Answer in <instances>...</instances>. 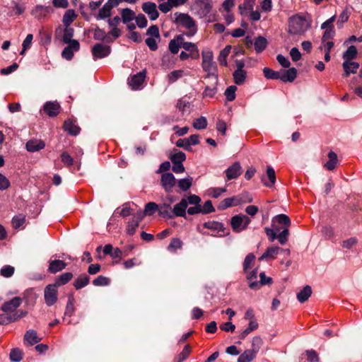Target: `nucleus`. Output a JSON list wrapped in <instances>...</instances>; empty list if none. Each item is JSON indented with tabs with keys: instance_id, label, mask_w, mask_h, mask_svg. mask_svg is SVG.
Returning a JSON list of instances; mask_svg holds the SVG:
<instances>
[{
	"instance_id": "1",
	"label": "nucleus",
	"mask_w": 362,
	"mask_h": 362,
	"mask_svg": "<svg viewBox=\"0 0 362 362\" xmlns=\"http://www.w3.org/2000/svg\"><path fill=\"white\" fill-rule=\"evenodd\" d=\"M173 22L177 27L186 29L185 35L189 37L194 36L197 32V23L188 13H175Z\"/></svg>"
},
{
	"instance_id": "2",
	"label": "nucleus",
	"mask_w": 362,
	"mask_h": 362,
	"mask_svg": "<svg viewBox=\"0 0 362 362\" xmlns=\"http://www.w3.org/2000/svg\"><path fill=\"white\" fill-rule=\"evenodd\" d=\"M310 27L309 22L302 16H293L290 19L288 33L292 35H302Z\"/></svg>"
},
{
	"instance_id": "3",
	"label": "nucleus",
	"mask_w": 362,
	"mask_h": 362,
	"mask_svg": "<svg viewBox=\"0 0 362 362\" xmlns=\"http://www.w3.org/2000/svg\"><path fill=\"white\" fill-rule=\"evenodd\" d=\"M250 221V218L247 216L238 214L231 218L230 225L233 231L240 233L247 228Z\"/></svg>"
},
{
	"instance_id": "4",
	"label": "nucleus",
	"mask_w": 362,
	"mask_h": 362,
	"mask_svg": "<svg viewBox=\"0 0 362 362\" xmlns=\"http://www.w3.org/2000/svg\"><path fill=\"white\" fill-rule=\"evenodd\" d=\"M212 8L211 0H195L193 9L200 18L206 17Z\"/></svg>"
},
{
	"instance_id": "5",
	"label": "nucleus",
	"mask_w": 362,
	"mask_h": 362,
	"mask_svg": "<svg viewBox=\"0 0 362 362\" xmlns=\"http://www.w3.org/2000/svg\"><path fill=\"white\" fill-rule=\"evenodd\" d=\"M177 180L173 174L170 173H164L162 174L160 184L166 192H173V187L175 186Z\"/></svg>"
},
{
	"instance_id": "6",
	"label": "nucleus",
	"mask_w": 362,
	"mask_h": 362,
	"mask_svg": "<svg viewBox=\"0 0 362 362\" xmlns=\"http://www.w3.org/2000/svg\"><path fill=\"white\" fill-rule=\"evenodd\" d=\"M45 303L48 306L54 305L57 300V287L54 284L46 286L44 291Z\"/></svg>"
},
{
	"instance_id": "7",
	"label": "nucleus",
	"mask_w": 362,
	"mask_h": 362,
	"mask_svg": "<svg viewBox=\"0 0 362 362\" xmlns=\"http://www.w3.org/2000/svg\"><path fill=\"white\" fill-rule=\"evenodd\" d=\"M111 48L109 45L102 43L95 45L92 48V54L94 59L104 58L110 54Z\"/></svg>"
},
{
	"instance_id": "8",
	"label": "nucleus",
	"mask_w": 362,
	"mask_h": 362,
	"mask_svg": "<svg viewBox=\"0 0 362 362\" xmlns=\"http://www.w3.org/2000/svg\"><path fill=\"white\" fill-rule=\"evenodd\" d=\"M209 81L206 84L202 93L204 98H213L217 93L218 78H208Z\"/></svg>"
},
{
	"instance_id": "9",
	"label": "nucleus",
	"mask_w": 362,
	"mask_h": 362,
	"mask_svg": "<svg viewBox=\"0 0 362 362\" xmlns=\"http://www.w3.org/2000/svg\"><path fill=\"white\" fill-rule=\"evenodd\" d=\"M21 303L22 299L20 297H14L11 300L5 302L2 305L1 310L4 313L12 315L16 308L21 305Z\"/></svg>"
},
{
	"instance_id": "10",
	"label": "nucleus",
	"mask_w": 362,
	"mask_h": 362,
	"mask_svg": "<svg viewBox=\"0 0 362 362\" xmlns=\"http://www.w3.org/2000/svg\"><path fill=\"white\" fill-rule=\"evenodd\" d=\"M27 314L26 312L23 310H18L13 314L11 315L8 313L1 314L0 315V324L1 325H6L11 322H14L24 316Z\"/></svg>"
},
{
	"instance_id": "11",
	"label": "nucleus",
	"mask_w": 362,
	"mask_h": 362,
	"mask_svg": "<svg viewBox=\"0 0 362 362\" xmlns=\"http://www.w3.org/2000/svg\"><path fill=\"white\" fill-rule=\"evenodd\" d=\"M142 10L145 12L151 21H155L158 18L159 13L157 10V6L155 3L147 1L142 4Z\"/></svg>"
},
{
	"instance_id": "12",
	"label": "nucleus",
	"mask_w": 362,
	"mask_h": 362,
	"mask_svg": "<svg viewBox=\"0 0 362 362\" xmlns=\"http://www.w3.org/2000/svg\"><path fill=\"white\" fill-rule=\"evenodd\" d=\"M66 47L62 53V56L63 58L71 60L74 57V52H76L80 48V44L77 40H72L71 43Z\"/></svg>"
},
{
	"instance_id": "13",
	"label": "nucleus",
	"mask_w": 362,
	"mask_h": 362,
	"mask_svg": "<svg viewBox=\"0 0 362 362\" xmlns=\"http://www.w3.org/2000/svg\"><path fill=\"white\" fill-rule=\"evenodd\" d=\"M53 10L50 6H45L42 5L35 6L31 11V14L37 19L40 20L45 18Z\"/></svg>"
},
{
	"instance_id": "14",
	"label": "nucleus",
	"mask_w": 362,
	"mask_h": 362,
	"mask_svg": "<svg viewBox=\"0 0 362 362\" xmlns=\"http://www.w3.org/2000/svg\"><path fill=\"white\" fill-rule=\"evenodd\" d=\"M202 66L207 73L205 78H218V69L214 62H202Z\"/></svg>"
},
{
	"instance_id": "15",
	"label": "nucleus",
	"mask_w": 362,
	"mask_h": 362,
	"mask_svg": "<svg viewBox=\"0 0 362 362\" xmlns=\"http://www.w3.org/2000/svg\"><path fill=\"white\" fill-rule=\"evenodd\" d=\"M242 173V167L239 162H235L226 170V175L228 180L236 179Z\"/></svg>"
},
{
	"instance_id": "16",
	"label": "nucleus",
	"mask_w": 362,
	"mask_h": 362,
	"mask_svg": "<svg viewBox=\"0 0 362 362\" xmlns=\"http://www.w3.org/2000/svg\"><path fill=\"white\" fill-rule=\"evenodd\" d=\"M187 208V201L186 199H182L181 201L175 204L173 209V217L180 216L185 217L186 209Z\"/></svg>"
},
{
	"instance_id": "17",
	"label": "nucleus",
	"mask_w": 362,
	"mask_h": 362,
	"mask_svg": "<svg viewBox=\"0 0 362 362\" xmlns=\"http://www.w3.org/2000/svg\"><path fill=\"white\" fill-rule=\"evenodd\" d=\"M297 76V70L296 68H289L288 70H281L280 71V80L283 82H293Z\"/></svg>"
},
{
	"instance_id": "18",
	"label": "nucleus",
	"mask_w": 362,
	"mask_h": 362,
	"mask_svg": "<svg viewBox=\"0 0 362 362\" xmlns=\"http://www.w3.org/2000/svg\"><path fill=\"white\" fill-rule=\"evenodd\" d=\"M283 250L281 247L278 246H272L269 247L267 249V250L262 254V255L259 258V260H269V259H274L280 251Z\"/></svg>"
},
{
	"instance_id": "19",
	"label": "nucleus",
	"mask_w": 362,
	"mask_h": 362,
	"mask_svg": "<svg viewBox=\"0 0 362 362\" xmlns=\"http://www.w3.org/2000/svg\"><path fill=\"white\" fill-rule=\"evenodd\" d=\"M145 77L146 74L144 72L137 73L129 79V85L132 88V89H138L144 83Z\"/></svg>"
},
{
	"instance_id": "20",
	"label": "nucleus",
	"mask_w": 362,
	"mask_h": 362,
	"mask_svg": "<svg viewBox=\"0 0 362 362\" xmlns=\"http://www.w3.org/2000/svg\"><path fill=\"white\" fill-rule=\"evenodd\" d=\"M45 142L40 139H31L26 143V149L29 152H36L44 148Z\"/></svg>"
},
{
	"instance_id": "21",
	"label": "nucleus",
	"mask_w": 362,
	"mask_h": 362,
	"mask_svg": "<svg viewBox=\"0 0 362 362\" xmlns=\"http://www.w3.org/2000/svg\"><path fill=\"white\" fill-rule=\"evenodd\" d=\"M60 109V105L57 102H47L44 105V111L46 112L49 117L56 116Z\"/></svg>"
},
{
	"instance_id": "22",
	"label": "nucleus",
	"mask_w": 362,
	"mask_h": 362,
	"mask_svg": "<svg viewBox=\"0 0 362 362\" xmlns=\"http://www.w3.org/2000/svg\"><path fill=\"white\" fill-rule=\"evenodd\" d=\"M342 66L344 71V76H349L351 74H356L359 68V64L353 61L344 62Z\"/></svg>"
},
{
	"instance_id": "23",
	"label": "nucleus",
	"mask_w": 362,
	"mask_h": 362,
	"mask_svg": "<svg viewBox=\"0 0 362 362\" xmlns=\"http://www.w3.org/2000/svg\"><path fill=\"white\" fill-rule=\"evenodd\" d=\"M49 263L48 272L52 274H55L63 270L67 265L66 263L59 259L50 260Z\"/></svg>"
},
{
	"instance_id": "24",
	"label": "nucleus",
	"mask_w": 362,
	"mask_h": 362,
	"mask_svg": "<svg viewBox=\"0 0 362 362\" xmlns=\"http://www.w3.org/2000/svg\"><path fill=\"white\" fill-rule=\"evenodd\" d=\"M41 340V338L39 337L37 334V332L33 329H30L26 332L24 336V341L28 345L32 346Z\"/></svg>"
},
{
	"instance_id": "25",
	"label": "nucleus",
	"mask_w": 362,
	"mask_h": 362,
	"mask_svg": "<svg viewBox=\"0 0 362 362\" xmlns=\"http://www.w3.org/2000/svg\"><path fill=\"white\" fill-rule=\"evenodd\" d=\"M158 214L163 218H173V209L170 204L163 203L158 206Z\"/></svg>"
},
{
	"instance_id": "26",
	"label": "nucleus",
	"mask_w": 362,
	"mask_h": 362,
	"mask_svg": "<svg viewBox=\"0 0 362 362\" xmlns=\"http://www.w3.org/2000/svg\"><path fill=\"white\" fill-rule=\"evenodd\" d=\"M267 176L269 180V182H267L266 181L265 177H262V181L265 186H267L268 187H272L276 181L275 171L272 167H271V166L267 167Z\"/></svg>"
},
{
	"instance_id": "27",
	"label": "nucleus",
	"mask_w": 362,
	"mask_h": 362,
	"mask_svg": "<svg viewBox=\"0 0 362 362\" xmlns=\"http://www.w3.org/2000/svg\"><path fill=\"white\" fill-rule=\"evenodd\" d=\"M240 199H236L235 197L231 198H226L223 199L218 205V209L223 210L232 206H238L240 204Z\"/></svg>"
},
{
	"instance_id": "28",
	"label": "nucleus",
	"mask_w": 362,
	"mask_h": 362,
	"mask_svg": "<svg viewBox=\"0 0 362 362\" xmlns=\"http://www.w3.org/2000/svg\"><path fill=\"white\" fill-rule=\"evenodd\" d=\"M77 15L73 9L67 10L63 16L62 22L65 27H69L76 19Z\"/></svg>"
},
{
	"instance_id": "29",
	"label": "nucleus",
	"mask_w": 362,
	"mask_h": 362,
	"mask_svg": "<svg viewBox=\"0 0 362 362\" xmlns=\"http://www.w3.org/2000/svg\"><path fill=\"white\" fill-rule=\"evenodd\" d=\"M357 54L358 51L355 46L351 45L349 47L346 51L343 53L342 57L344 60V62H351L356 58Z\"/></svg>"
},
{
	"instance_id": "30",
	"label": "nucleus",
	"mask_w": 362,
	"mask_h": 362,
	"mask_svg": "<svg viewBox=\"0 0 362 362\" xmlns=\"http://www.w3.org/2000/svg\"><path fill=\"white\" fill-rule=\"evenodd\" d=\"M328 158L329 160L324 164V167L328 170H333L338 162L337 156L334 152L330 151L328 153Z\"/></svg>"
},
{
	"instance_id": "31",
	"label": "nucleus",
	"mask_w": 362,
	"mask_h": 362,
	"mask_svg": "<svg viewBox=\"0 0 362 362\" xmlns=\"http://www.w3.org/2000/svg\"><path fill=\"white\" fill-rule=\"evenodd\" d=\"M257 278V269H255L247 274V279L250 281L249 287L251 289H257L259 284L256 281Z\"/></svg>"
},
{
	"instance_id": "32",
	"label": "nucleus",
	"mask_w": 362,
	"mask_h": 362,
	"mask_svg": "<svg viewBox=\"0 0 362 362\" xmlns=\"http://www.w3.org/2000/svg\"><path fill=\"white\" fill-rule=\"evenodd\" d=\"M231 49L230 45H227L223 48L222 50H221L219 56L218 57V61L221 66H226L227 63V57L229 55Z\"/></svg>"
},
{
	"instance_id": "33",
	"label": "nucleus",
	"mask_w": 362,
	"mask_h": 362,
	"mask_svg": "<svg viewBox=\"0 0 362 362\" xmlns=\"http://www.w3.org/2000/svg\"><path fill=\"white\" fill-rule=\"evenodd\" d=\"M64 127L65 131L71 135H77L80 132V128L72 121L66 120L64 122Z\"/></svg>"
},
{
	"instance_id": "34",
	"label": "nucleus",
	"mask_w": 362,
	"mask_h": 362,
	"mask_svg": "<svg viewBox=\"0 0 362 362\" xmlns=\"http://www.w3.org/2000/svg\"><path fill=\"white\" fill-rule=\"evenodd\" d=\"M257 354L255 351L247 349L240 355L238 362H251L255 357Z\"/></svg>"
},
{
	"instance_id": "35",
	"label": "nucleus",
	"mask_w": 362,
	"mask_h": 362,
	"mask_svg": "<svg viewBox=\"0 0 362 362\" xmlns=\"http://www.w3.org/2000/svg\"><path fill=\"white\" fill-rule=\"evenodd\" d=\"M73 277V274L71 272H66L59 276L54 284L57 287L63 286L67 284Z\"/></svg>"
},
{
	"instance_id": "36",
	"label": "nucleus",
	"mask_w": 362,
	"mask_h": 362,
	"mask_svg": "<svg viewBox=\"0 0 362 362\" xmlns=\"http://www.w3.org/2000/svg\"><path fill=\"white\" fill-rule=\"evenodd\" d=\"M311 293V287L310 286H305L299 293H298L297 298L300 303H304L309 298Z\"/></svg>"
},
{
	"instance_id": "37",
	"label": "nucleus",
	"mask_w": 362,
	"mask_h": 362,
	"mask_svg": "<svg viewBox=\"0 0 362 362\" xmlns=\"http://www.w3.org/2000/svg\"><path fill=\"white\" fill-rule=\"evenodd\" d=\"M122 20L124 23L132 21L135 18V13L129 8H124L121 11Z\"/></svg>"
},
{
	"instance_id": "38",
	"label": "nucleus",
	"mask_w": 362,
	"mask_h": 362,
	"mask_svg": "<svg viewBox=\"0 0 362 362\" xmlns=\"http://www.w3.org/2000/svg\"><path fill=\"white\" fill-rule=\"evenodd\" d=\"M90 278L86 274H83L78 277L74 284L76 289H81L89 284Z\"/></svg>"
},
{
	"instance_id": "39",
	"label": "nucleus",
	"mask_w": 362,
	"mask_h": 362,
	"mask_svg": "<svg viewBox=\"0 0 362 362\" xmlns=\"http://www.w3.org/2000/svg\"><path fill=\"white\" fill-rule=\"evenodd\" d=\"M247 72L245 70H235L233 74V80L237 85L243 84L246 78Z\"/></svg>"
},
{
	"instance_id": "40",
	"label": "nucleus",
	"mask_w": 362,
	"mask_h": 362,
	"mask_svg": "<svg viewBox=\"0 0 362 362\" xmlns=\"http://www.w3.org/2000/svg\"><path fill=\"white\" fill-rule=\"evenodd\" d=\"M173 163H182L186 159L185 153L175 149L170 157Z\"/></svg>"
},
{
	"instance_id": "41",
	"label": "nucleus",
	"mask_w": 362,
	"mask_h": 362,
	"mask_svg": "<svg viewBox=\"0 0 362 362\" xmlns=\"http://www.w3.org/2000/svg\"><path fill=\"white\" fill-rule=\"evenodd\" d=\"M257 327L258 323L255 320L250 321L248 327L240 334V339H244L251 332L255 330Z\"/></svg>"
},
{
	"instance_id": "42",
	"label": "nucleus",
	"mask_w": 362,
	"mask_h": 362,
	"mask_svg": "<svg viewBox=\"0 0 362 362\" xmlns=\"http://www.w3.org/2000/svg\"><path fill=\"white\" fill-rule=\"evenodd\" d=\"M267 45V40L266 38L262 36H259L255 40L254 45L257 52H261L263 51Z\"/></svg>"
},
{
	"instance_id": "43",
	"label": "nucleus",
	"mask_w": 362,
	"mask_h": 362,
	"mask_svg": "<svg viewBox=\"0 0 362 362\" xmlns=\"http://www.w3.org/2000/svg\"><path fill=\"white\" fill-rule=\"evenodd\" d=\"M203 226L206 228L212 230L214 231L220 232L223 231L224 228L221 223L216 221H208L203 224Z\"/></svg>"
},
{
	"instance_id": "44",
	"label": "nucleus",
	"mask_w": 362,
	"mask_h": 362,
	"mask_svg": "<svg viewBox=\"0 0 362 362\" xmlns=\"http://www.w3.org/2000/svg\"><path fill=\"white\" fill-rule=\"evenodd\" d=\"M192 177L190 176H187L185 178L180 179L177 181L178 187L183 191H187L189 189L192 185Z\"/></svg>"
},
{
	"instance_id": "45",
	"label": "nucleus",
	"mask_w": 362,
	"mask_h": 362,
	"mask_svg": "<svg viewBox=\"0 0 362 362\" xmlns=\"http://www.w3.org/2000/svg\"><path fill=\"white\" fill-rule=\"evenodd\" d=\"M191 348L187 344L183 350L175 358L174 362H183L189 355Z\"/></svg>"
},
{
	"instance_id": "46",
	"label": "nucleus",
	"mask_w": 362,
	"mask_h": 362,
	"mask_svg": "<svg viewBox=\"0 0 362 362\" xmlns=\"http://www.w3.org/2000/svg\"><path fill=\"white\" fill-rule=\"evenodd\" d=\"M182 242L180 238H173L168 246V250L170 252H175L177 249L182 247Z\"/></svg>"
},
{
	"instance_id": "47",
	"label": "nucleus",
	"mask_w": 362,
	"mask_h": 362,
	"mask_svg": "<svg viewBox=\"0 0 362 362\" xmlns=\"http://www.w3.org/2000/svg\"><path fill=\"white\" fill-rule=\"evenodd\" d=\"M349 15L350 12L349 9L345 8L339 16V18L337 22V25L339 28H341L343 27V24L348 21Z\"/></svg>"
},
{
	"instance_id": "48",
	"label": "nucleus",
	"mask_w": 362,
	"mask_h": 362,
	"mask_svg": "<svg viewBox=\"0 0 362 362\" xmlns=\"http://www.w3.org/2000/svg\"><path fill=\"white\" fill-rule=\"evenodd\" d=\"M182 47L186 51L189 52L192 57H194V54H196V57L199 56V49L196 44L193 42H186L185 44H183V46Z\"/></svg>"
},
{
	"instance_id": "49",
	"label": "nucleus",
	"mask_w": 362,
	"mask_h": 362,
	"mask_svg": "<svg viewBox=\"0 0 362 362\" xmlns=\"http://www.w3.org/2000/svg\"><path fill=\"white\" fill-rule=\"evenodd\" d=\"M255 259V256L252 253H250L245 257L243 262V270L245 273L247 272L249 269L252 268L254 264Z\"/></svg>"
},
{
	"instance_id": "50",
	"label": "nucleus",
	"mask_w": 362,
	"mask_h": 362,
	"mask_svg": "<svg viewBox=\"0 0 362 362\" xmlns=\"http://www.w3.org/2000/svg\"><path fill=\"white\" fill-rule=\"evenodd\" d=\"M25 222V216L20 214L15 216L12 219V225L14 228L18 229L21 227Z\"/></svg>"
},
{
	"instance_id": "51",
	"label": "nucleus",
	"mask_w": 362,
	"mask_h": 362,
	"mask_svg": "<svg viewBox=\"0 0 362 362\" xmlns=\"http://www.w3.org/2000/svg\"><path fill=\"white\" fill-rule=\"evenodd\" d=\"M272 222H277L280 224H283L286 226V228H288L291 225V220L289 217L285 214H279L274 217Z\"/></svg>"
},
{
	"instance_id": "52",
	"label": "nucleus",
	"mask_w": 362,
	"mask_h": 362,
	"mask_svg": "<svg viewBox=\"0 0 362 362\" xmlns=\"http://www.w3.org/2000/svg\"><path fill=\"white\" fill-rule=\"evenodd\" d=\"M207 127V120L205 117L197 118L193 122V127L196 129H204Z\"/></svg>"
},
{
	"instance_id": "53",
	"label": "nucleus",
	"mask_w": 362,
	"mask_h": 362,
	"mask_svg": "<svg viewBox=\"0 0 362 362\" xmlns=\"http://www.w3.org/2000/svg\"><path fill=\"white\" fill-rule=\"evenodd\" d=\"M23 358V352L18 348L13 349L10 353V359L13 362H19Z\"/></svg>"
},
{
	"instance_id": "54",
	"label": "nucleus",
	"mask_w": 362,
	"mask_h": 362,
	"mask_svg": "<svg viewBox=\"0 0 362 362\" xmlns=\"http://www.w3.org/2000/svg\"><path fill=\"white\" fill-rule=\"evenodd\" d=\"M264 76L269 79H280V71H275L269 68L263 69Z\"/></svg>"
},
{
	"instance_id": "55",
	"label": "nucleus",
	"mask_w": 362,
	"mask_h": 362,
	"mask_svg": "<svg viewBox=\"0 0 362 362\" xmlns=\"http://www.w3.org/2000/svg\"><path fill=\"white\" fill-rule=\"evenodd\" d=\"M156 211H158V205L155 202H148L144 208V214L147 216L153 215Z\"/></svg>"
},
{
	"instance_id": "56",
	"label": "nucleus",
	"mask_w": 362,
	"mask_h": 362,
	"mask_svg": "<svg viewBox=\"0 0 362 362\" xmlns=\"http://www.w3.org/2000/svg\"><path fill=\"white\" fill-rule=\"evenodd\" d=\"M190 104L189 102L184 98L180 99L176 105V107L180 111L182 114L186 112L189 108Z\"/></svg>"
},
{
	"instance_id": "57",
	"label": "nucleus",
	"mask_w": 362,
	"mask_h": 362,
	"mask_svg": "<svg viewBox=\"0 0 362 362\" xmlns=\"http://www.w3.org/2000/svg\"><path fill=\"white\" fill-rule=\"evenodd\" d=\"M139 223H138V221H136L135 218H132L128 222L127 227V233L131 235L134 234L136 229L139 226Z\"/></svg>"
},
{
	"instance_id": "58",
	"label": "nucleus",
	"mask_w": 362,
	"mask_h": 362,
	"mask_svg": "<svg viewBox=\"0 0 362 362\" xmlns=\"http://www.w3.org/2000/svg\"><path fill=\"white\" fill-rule=\"evenodd\" d=\"M160 40V38L148 37L145 40V42L151 51H156L158 49V42H159Z\"/></svg>"
},
{
	"instance_id": "59",
	"label": "nucleus",
	"mask_w": 362,
	"mask_h": 362,
	"mask_svg": "<svg viewBox=\"0 0 362 362\" xmlns=\"http://www.w3.org/2000/svg\"><path fill=\"white\" fill-rule=\"evenodd\" d=\"M237 90V87L235 86H230L225 90L224 95L226 97L227 100L229 101H232L235 98V91Z\"/></svg>"
},
{
	"instance_id": "60",
	"label": "nucleus",
	"mask_w": 362,
	"mask_h": 362,
	"mask_svg": "<svg viewBox=\"0 0 362 362\" xmlns=\"http://www.w3.org/2000/svg\"><path fill=\"white\" fill-rule=\"evenodd\" d=\"M184 71L182 70H175L170 72L168 76L169 83L175 82L178 78L182 77Z\"/></svg>"
},
{
	"instance_id": "61",
	"label": "nucleus",
	"mask_w": 362,
	"mask_h": 362,
	"mask_svg": "<svg viewBox=\"0 0 362 362\" xmlns=\"http://www.w3.org/2000/svg\"><path fill=\"white\" fill-rule=\"evenodd\" d=\"M289 235V230L288 228H285L281 232L277 234V238L281 245H285L288 241V236Z\"/></svg>"
},
{
	"instance_id": "62",
	"label": "nucleus",
	"mask_w": 362,
	"mask_h": 362,
	"mask_svg": "<svg viewBox=\"0 0 362 362\" xmlns=\"http://www.w3.org/2000/svg\"><path fill=\"white\" fill-rule=\"evenodd\" d=\"M74 35V29L69 27H65L64 30L63 40L65 43H71Z\"/></svg>"
},
{
	"instance_id": "63",
	"label": "nucleus",
	"mask_w": 362,
	"mask_h": 362,
	"mask_svg": "<svg viewBox=\"0 0 362 362\" xmlns=\"http://www.w3.org/2000/svg\"><path fill=\"white\" fill-rule=\"evenodd\" d=\"M110 284V279L104 276H98L93 281V284L95 286H107Z\"/></svg>"
},
{
	"instance_id": "64",
	"label": "nucleus",
	"mask_w": 362,
	"mask_h": 362,
	"mask_svg": "<svg viewBox=\"0 0 362 362\" xmlns=\"http://www.w3.org/2000/svg\"><path fill=\"white\" fill-rule=\"evenodd\" d=\"M111 15V9L108 6H104L100 9L97 19H104Z\"/></svg>"
}]
</instances>
